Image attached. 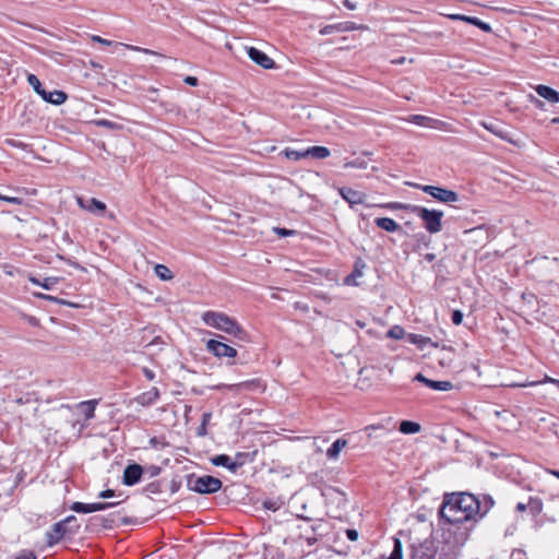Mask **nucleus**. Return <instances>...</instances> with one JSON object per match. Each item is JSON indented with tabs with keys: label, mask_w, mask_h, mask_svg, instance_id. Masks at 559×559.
<instances>
[{
	"label": "nucleus",
	"mask_w": 559,
	"mask_h": 559,
	"mask_svg": "<svg viewBox=\"0 0 559 559\" xmlns=\"http://www.w3.org/2000/svg\"><path fill=\"white\" fill-rule=\"evenodd\" d=\"M492 507L493 500L488 496L480 501L472 493H451L445 496L440 515L449 523H463L483 518Z\"/></svg>",
	"instance_id": "1"
},
{
	"label": "nucleus",
	"mask_w": 559,
	"mask_h": 559,
	"mask_svg": "<svg viewBox=\"0 0 559 559\" xmlns=\"http://www.w3.org/2000/svg\"><path fill=\"white\" fill-rule=\"evenodd\" d=\"M202 321L206 325L234 335L240 341H245L247 338V333L242 326L235 319L228 317L224 312L212 310L205 311L202 314Z\"/></svg>",
	"instance_id": "2"
},
{
	"label": "nucleus",
	"mask_w": 559,
	"mask_h": 559,
	"mask_svg": "<svg viewBox=\"0 0 559 559\" xmlns=\"http://www.w3.org/2000/svg\"><path fill=\"white\" fill-rule=\"evenodd\" d=\"M80 524L74 515H69L64 520L52 525L51 531L47 532V543L53 546L64 536H72L79 532Z\"/></svg>",
	"instance_id": "3"
},
{
	"label": "nucleus",
	"mask_w": 559,
	"mask_h": 559,
	"mask_svg": "<svg viewBox=\"0 0 559 559\" xmlns=\"http://www.w3.org/2000/svg\"><path fill=\"white\" fill-rule=\"evenodd\" d=\"M187 487L189 490L194 492L213 493L222 488V481L218 478L210 475H190L187 479Z\"/></svg>",
	"instance_id": "4"
},
{
	"label": "nucleus",
	"mask_w": 559,
	"mask_h": 559,
	"mask_svg": "<svg viewBox=\"0 0 559 559\" xmlns=\"http://www.w3.org/2000/svg\"><path fill=\"white\" fill-rule=\"evenodd\" d=\"M412 212L425 222V228L430 234H437L442 229L441 218L443 212L437 210H428L423 206H412Z\"/></svg>",
	"instance_id": "5"
},
{
	"label": "nucleus",
	"mask_w": 559,
	"mask_h": 559,
	"mask_svg": "<svg viewBox=\"0 0 559 559\" xmlns=\"http://www.w3.org/2000/svg\"><path fill=\"white\" fill-rule=\"evenodd\" d=\"M425 193L442 203H454L459 200L456 192L436 186H416Z\"/></svg>",
	"instance_id": "6"
},
{
	"label": "nucleus",
	"mask_w": 559,
	"mask_h": 559,
	"mask_svg": "<svg viewBox=\"0 0 559 559\" xmlns=\"http://www.w3.org/2000/svg\"><path fill=\"white\" fill-rule=\"evenodd\" d=\"M206 349L218 358H235L237 356V350L234 347L217 340L207 341Z\"/></svg>",
	"instance_id": "7"
},
{
	"label": "nucleus",
	"mask_w": 559,
	"mask_h": 559,
	"mask_svg": "<svg viewBox=\"0 0 559 559\" xmlns=\"http://www.w3.org/2000/svg\"><path fill=\"white\" fill-rule=\"evenodd\" d=\"M91 38H92L93 41L102 44V45L114 46L115 48L123 47V48H127V49L132 50V51H138V52H143V53H146V55H153V56L162 57V55H159L158 52H156L154 50H151V49H147V48H142V47H139V46L129 45V44L114 43V41L105 39V38H103V37H100L98 35H93Z\"/></svg>",
	"instance_id": "8"
},
{
	"label": "nucleus",
	"mask_w": 559,
	"mask_h": 559,
	"mask_svg": "<svg viewBox=\"0 0 559 559\" xmlns=\"http://www.w3.org/2000/svg\"><path fill=\"white\" fill-rule=\"evenodd\" d=\"M76 202L81 209L96 215H103L106 211V204L94 198L78 197Z\"/></svg>",
	"instance_id": "9"
},
{
	"label": "nucleus",
	"mask_w": 559,
	"mask_h": 559,
	"mask_svg": "<svg viewBox=\"0 0 559 559\" xmlns=\"http://www.w3.org/2000/svg\"><path fill=\"white\" fill-rule=\"evenodd\" d=\"M248 57L258 66L263 69H273L275 68V62L272 58H270L265 52L254 48L249 47L247 49Z\"/></svg>",
	"instance_id": "10"
},
{
	"label": "nucleus",
	"mask_w": 559,
	"mask_h": 559,
	"mask_svg": "<svg viewBox=\"0 0 559 559\" xmlns=\"http://www.w3.org/2000/svg\"><path fill=\"white\" fill-rule=\"evenodd\" d=\"M338 193L350 206L364 204L367 198L364 192L346 187L340 188Z\"/></svg>",
	"instance_id": "11"
},
{
	"label": "nucleus",
	"mask_w": 559,
	"mask_h": 559,
	"mask_svg": "<svg viewBox=\"0 0 559 559\" xmlns=\"http://www.w3.org/2000/svg\"><path fill=\"white\" fill-rule=\"evenodd\" d=\"M143 474V469L139 464H131L124 468L123 472V484L127 486H133L138 484Z\"/></svg>",
	"instance_id": "12"
},
{
	"label": "nucleus",
	"mask_w": 559,
	"mask_h": 559,
	"mask_svg": "<svg viewBox=\"0 0 559 559\" xmlns=\"http://www.w3.org/2000/svg\"><path fill=\"white\" fill-rule=\"evenodd\" d=\"M211 462L215 466H224L228 471L235 473L239 467L243 465V461H233L230 456L226 454H219L211 459Z\"/></svg>",
	"instance_id": "13"
},
{
	"label": "nucleus",
	"mask_w": 559,
	"mask_h": 559,
	"mask_svg": "<svg viewBox=\"0 0 559 559\" xmlns=\"http://www.w3.org/2000/svg\"><path fill=\"white\" fill-rule=\"evenodd\" d=\"M407 121L412 122L414 124H417L419 127L431 128V129H437L442 123L441 121H439L437 119H433V118H430L427 116H423V115H411L407 118Z\"/></svg>",
	"instance_id": "14"
},
{
	"label": "nucleus",
	"mask_w": 559,
	"mask_h": 559,
	"mask_svg": "<svg viewBox=\"0 0 559 559\" xmlns=\"http://www.w3.org/2000/svg\"><path fill=\"white\" fill-rule=\"evenodd\" d=\"M159 390L153 386L151 390L138 395L135 402L141 406H151L159 399Z\"/></svg>",
	"instance_id": "15"
},
{
	"label": "nucleus",
	"mask_w": 559,
	"mask_h": 559,
	"mask_svg": "<svg viewBox=\"0 0 559 559\" xmlns=\"http://www.w3.org/2000/svg\"><path fill=\"white\" fill-rule=\"evenodd\" d=\"M534 90L536 91L539 97L544 98L546 102L550 104H556L559 102V92L549 86L539 84L536 85Z\"/></svg>",
	"instance_id": "16"
},
{
	"label": "nucleus",
	"mask_w": 559,
	"mask_h": 559,
	"mask_svg": "<svg viewBox=\"0 0 559 559\" xmlns=\"http://www.w3.org/2000/svg\"><path fill=\"white\" fill-rule=\"evenodd\" d=\"M97 404V400H88L80 402L75 407L82 413V415L85 417V420H90L95 416V408Z\"/></svg>",
	"instance_id": "17"
},
{
	"label": "nucleus",
	"mask_w": 559,
	"mask_h": 559,
	"mask_svg": "<svg viewBox=\"0 0 559 559\" xmlns=\"http://www.w3.org/2000/svg\"><path fill=\"white\" fill-rule=\"evenodd\" d=\"M412 559H435V552L430 546L420 544L413 547Z\"/></svg>",
	"instance_id": "18"
},
{
	"label": "nucleus",
	"mask_w": 559,
	"mask_h": 559,
	"mask_svg": "<svg viewBox=\"0 0 559 559\" xmlns=\"http://www.w3.org/2000/svg\"><path fill=\"white\" fill-rule=\"evenodd\" d=\"M41 98L53 105H61L67 100V94L57 90L52 92L43 91Z\"/></svg>",
	"instance_id": "19"
},
{
	"label": "nucleus",
	"mask_w": 559,
	"mask_h": 559,
	"mask_svg": "<svg viewBox=\"0 0 559 559\" xmlns=\"http://www.w3.org/2000/svg\"><path fill=\"white\" fill-rule=\"evenodd\" d=\"M347 440L343 438L336 439L332 445L326 450V457L329 460H337L341 451L347 445Z\"/></svg>",
	"instance_id": "20"
},
{
	"label": "nucleus",
	"mask_w": 559,
	"mask_h": 559,
	"mask_svg": "<svg viewBox=\"0 0 559 559\" xmlns=\"http://www.w3.org/2000/svg\"><path fill=\"white\" fill-rule=\"evenodd\" d=\"M376 225L389 233H395L400 229V225L390 217H379L374 219Z\"/></svg>",
	"instance_id": "21"
},
{
	"label": "nucleus",
	"mask_w": 559,
	"mask_h": 559,
	"mask_svg": "<svg viewBox=\"0 0 559 559\" xmlns=\"http://www.w3.org/2000/svg\"><path fill=\"white\" fill-rule=\"evenodd\" d=\"M307 157L316 159H324L330 156L331 152L325 146H311L306 150Z\"/></svg>",
	"instance_id": "22"
},
{
	"label": "nucleus",
	"mask_w": 559,
	"mask_h": 559,
	"mask_svg": "<svg viewBox=\"0 0 559 559\" xmlns=\"http://www.w3.org/2000/svg\"><path fill=\"white\" fill-rule=\"evenodd\" d=\"M481 127L501 139H506V132L497 121H481Z\"/></svg>",
	"instance_id": "23"
},
{
	"label": "nucleus",
	"mask_w": 559,
	"mask_h": 559,
	"mask_svg": "<svg viewBox=\"0 0 559 559\" xmlns=\"http://www.w3.org/2000/svg\"><path fill=\"white\" fill-rule=\"evenodd\" d=\"M407 340L411 344L417 345L420 349H424L428 344H432L430 337L420 334H408Z\"/></svg>",
	"instance_id": "24"
},
{
	"label": "nucleus",
	"mask_w": 559,
	"mask_h": 559,
	"mask_svg": "<svg viewBox=\"0 0 559 559\" xmlns=\"http://www.w3.org/2000/svg\"><path fill=\"white\" fill-rule=\"evenodd\" d=\"M400 431L404 435H413L420 431V425L415 421L403 420L400 424Z\"/></svg>",
	"instance_id": "25"
},
{
	"label": "nucleus",
	"mask_w": 559,
	"mask_h": 559,
	"mask_svg": "<svg viewBox=\"0 0 559 559\" xmlns=\"http://www.w3.org/2000/svg\"><path fill=\"white\" fill-rule=\"evenodd\" d=\"M154 272L156 276L162 281H169L174 277L173 272L164 264H156Z\"/></svg>",
	"instance_id": "26"
},
{
	"label": "nucleus",
	"mask_w": 559,
	"mask_h": 559,
	"mask_svg": "<svg viewBox=\"0 0 559 559\" xmlns=\"http://www.w3.org/2000/svg\"><path fill=\"white\" fill-rule=\"evenodd\" d=\"M29 281L36 285L41 286L45 289H48V290L52 289L53 286H56L58 284L57 277H46V278H44L43 282L36 277H31Z\"/></svg>",
	"instance_id": "27"
},
{
	"label": "nucleus",
	"mask_w": 559,
	"mask_h": 559,
	"mask_svg": "<svg viewBox=\"0 0 559 559\" xmlns=\"http://www.w3.org/2000/svg\"><path fill=\"white\" fill-rule=\"evenodd\" d=\"M428 388L436 391H450L453 389V384L450 381H435L430 380Z\"/></svg>",
	"instance_id": "28"
},
{
	"label": "nucleus",
	"mask_w": 559,
	"mask_h": 559,
	"mask_svg": "<svg viewBox=\"0 0 559 559\" xmlns=\"http://www.w3.org/2000/svg\"><path fill=\"white\" fill-rule=\"evenodd\" d=\"M283 154L286 156V158H288L290 160H295V162L307 157L306 150L296 151V150L287 147L283 151Z\"/></svg>",
	"instance_id": "29"
},
{
	"label": "nucleus",
	"mask_w": 559,
	"mask_h": 559,
	"mask_svg": "<svg viewBox=\"0 0 559 559\" xmlns=\"http://www.w3.org/2000/svg\"><path fill=\"white\" fill-rule=\"evenodd\" d=\"M388 559H403V546L399 538H394L393 550Z\"/></svg>",
	"instance_id": "30"
},
{
	"label": "nucleus",
	"mask_w": 559,
	"mask_h": 559,
	"mask_svg": "<svg viewBox=\"0 0 559 559\" xmlns=\"http://www.w3.org/2000/svg\"><path fill=\"white\" fill-rule=\"evenodd\" d=\"M527 506H528V511L533 515L540 513V511L543 509V503L538 498H530L527 501Z\"/></svg>",
	"instance_id": "31"
},
{
	"label": "nucleus",
	"mask_w": 559,
	"mask_h": 559,
	"mask_svg": "<svg viewBox=\"0 0 559 559\" xmlns=\"http://www.w3.org/2000/svg\"><path fill=\"white\" fill-rule=\"evenodd\" d=\"M465 22L479 27L484 32L489 33L491 31V26L488 23L483 22L476 16H469V19H465Z\"/></svg>",
	"instance_id": "32"
},
{
	"label": "nucleus",
	"mask_w": 559,
	"mask_h": 559,
	"mask_svg": "<svg viewBox=\"0 0 559 559\" xmlns=\"http://www.w3.org/2000/svg\"><path fill=\"white\" fill-rule=\"evenodd\" d=\"M386 335L393 340H402L405 336V330L401 325H393Z\"/></svg>",
	"instance_id": "33"
},
{
	"label": "nucleus",
	"mask_w": 559,
	"mask_h": 559,
	"mask_svg": "<svg viewBox=\"0 0 559 559\" xmlns=\"http://www.w3.org/2000/svg\"><path fill=\"white\" fill-rule=\"evenodd\" d=\"M71 510L78 513H92V503L74 502L71 506Z\"/></svg>",
	"instance_id": "34"
},
{
	"label": "nucleus",
	"mask_w": 559,
	"mask_h": 559,
	"mask_svg": "<svg viewBox=\"0 0 559 559\" xmlns=\"http://www.w3.org/2000/svg\"><path fill=\"white\" fill-rule=\"evenodd\" d=\"M28 84L34 88V91L41 96L43 91L41 83L35 74H28L27 76Z\"/></svg>",
	"instance_id": "35"
},
{
	"label": "nucleus",
	"mask_w": 559,
	"mask_h": 559,
	"mask_svg": "<svg viewBox=\"0 0 559 559\" xmlns=\"http://www.w3.org/2000/svg\"><path fill=\"white\" fill-rule=\"evenodd\" d=\"M354 28H355L354 26H348V27L342 28L341 25H328L320 31V34L329 35V34H332L336 29L337 31H348V29H354Z\"/></svg>",
	"instance_id": "36"
},
{
	"label": "nucleus",
	"mask_w": 559,
	"mask_h": 559,
	"mask_svg": "<svg viewBox=\"0 0 559 559\" xmlns=\"http://www.w3.org/2000/svg\"><path fill=\"white\" fill-rule=\"evenodd\" d=\"M263 507L266 510L276 511L282 507V501L280 499H267L263 502Z\"/></svg>",
	"instance_id": "37"
},
{
	"label": "nucleus",
	"mask_w": 559,
	"mask_h": 559,
	"mask_svg": "<svg viewBox=\"0 0 559 559\" xmlns=\"http://www.w3.org/2000/svg\"><path fill=\"white\" fill-rule=\"evenodd\" d=\"M367 162L364 160V159H359V158H356L354 160H350V162H347L345 163V168H360V169H365L367 168Z\"/></svg>",
	"instance_id": "38"
},
{
	"label": "nucleus",
	"mask_w": 559,
	"mask_h": 559,
	"mask_svg": "<svg viewBox=\"0 0 559 559\" xmlns=\"http://www.w3.org/2000/svg\"><path fill=\"white\" fill-rule=\"evenodd\" d=\"M119 504V502H95L92 503L93 512L103 511L108 508H112L115 506Z\"/></svg>",
	"instance_id": "39"
},
{
	"label": "nucleus",
	"mask_w": 559,
	"mask_h": 559,
	"mask_svg": "<svg viewBox=\"0 0 559 559\" xmlns=\"http://www.w3.org/2000/svg\"><path fill=\"white\" fill-rule=\"evenodd\" d=\"M96 126L98 127H104V128H107V129H118L119 126L114 122V121H110V120H107V119H99V120H96Z\"/></svg>",
	"instance_id": "40"
},
{
	"label": "nucleus",
	"mask_w": 559,
	"mask_h": 559,
	"mask_svg": "<svg viewBox=\"0 0 559 559\" xmlns=\"http://www.w3.org/2000/svg\"><path fill=\"white\" fill-rule=\"evenodd\" d=\"M527 99L536 108H539V109H543V110L545 109V103L543 100H540L538 97H536L535 95L528 94L527 95Z\"/></svg>",
	"instance_id": "41"
},
{
	"label": "nucleus",
	"mask_w": 559,
	"mask_h": 559,
	"mask_svg": "<svg viewBox=\"0 0 559 559\" xmlns=\"http://www.w3.org/2000/svg\"><path fill=\"white\" fill-rule=\"evenodd\" d=\"M464 233L465 234H475V235H479V236H485L486 238L488 237V231H487V229L484 226H477L475 228L466 229Z\"/></svg>",
	"instance_id": "42"
},
{
	"label": "nucleus",
	"mask_w": 559,
	"mask_h": 559,
	"mask_svg": "<svg viewBox=\"0 0 559 559\" xmlns=\"http://www.w3.org/2000/svg\"><path fill=\"white\" fill-rule=\"evenodd\" d=\"M274 231H275V234H277L281 237L293 236L297 233L294 229H286V228H281V227H275Z\"/></svg>",
	"instance_id": "43"
},
{
	"label": "nucleus",
	"mask_w": 559,
	"mask_h": 559,
	"mask_svg": "<svg viewBox=\"0 0 559 559\" xmlns=\"http://www.w3.org/2000/svg\"><path fill=\"white\" fill-rule=\"evenodd\" d=\"M14 559H36V556L32 550H22Z\"/></svg>",
	"instance_id": "44"
},
{
	"label": "nucleus",
	"mask_w": 559,
	"mask_h": 559,
	"mask_svg": "<svg viewBox=\"0 0 559 559\" xmlns=\"http://www.w3.org/2000/svg\"><path fill=\"white\" fill-rule=\"evenodd\" d=\"M463 321V313L460 310H454L452 313V322L455 325H460Z\"/></svg>",
	"instance_id": "45"
},
{
	"label": "nucleus",
	"mask_w": 559,
	"mask_h": 559,
	"mask_svg": "<svg viewBox=\"0 0 559 559\" xmlns=\"http://www.w3.org/2000/svg\"><path fill=\"white\" fill-rule=\"evenodd\" d=\"M142 371H143L144 377H145L148 381H152V380H154V379H155V372H154L153 370H151L150 368L144 367V368L142 369Z\"/></svg>",
	"instance_id": "46"
},
{
	"label": "nucleus",
	"mask_w": 559,
	"mask_h": 559,
	"mask_svg": "<svg viewBox=\"0 0 559 559\" xmlns=\"http://www.w3.org/2000/svg\"><path fill=\"white\" fill-rule=\"evenodd\" d=\"M5 202L15 204V205H21V204H23V199L20 197L8 195V199H5Z\"/></svg>",
	"instance_id": "47"
},
{
	"label": "nucleus",
	"mask_w": 559,
	"mask_h": 559,
	"mask_svg": "<svg viewBox=\"0 0 559 559\" xmlns=\"http://www.w3.org/2000/svg\"><path fill=\"white\" fill-rule=\"evenodd\" d=\"M346 536L349 540L355 542L358 539V532L356 530H347Z\"/></svg>",
	"instance_id": "48"
},
{
	"label": "nucleus",
	"mask_w": 559,
	"mask_h": 559,
	"mask_svg": "<svg viewBox=\"0 0 559 559\" xmlns=\"http://www.w3.org/2000/svg\"><path fill=\"white\" fill-rule=\"evenodd\" d=\"M115 496V491L111 489L103 490L98 497L103 499L111 498Z\"/></svg>",
	"instance_id": "49"
},
{
	"label": "nucleus",
	"mask_w": 559,
	"mask_h": 559,
	"mask_svg": "<svg viewBox=\"0 0 559 559\" xmlns=\"http://www.w3.org/2000/svg\"><path fill=\"white\" fill-rule=\"evenodd\" d=\"M415 381H418V382H421L424 384H426L428 386V383L430 382V379L426 378L424 374L421 373H417L414 378Z\"/></svg>",
	"instance_id": "50"
},
{
	"label": "nucleus",
	"mask_w": 559,
	"mask_h": 559,
	"mask_svg": "<svg viewBox=\"0 0 559 559\" xmlns=\"http://www.w3.org/2000/svg\"><path fill=\"white\" fill-rule=\"evenodd\" d=\"M150 443L154 447V448H158V447H164L165 443L158 439L157 437H153L150 439Z\"/></svg>",
	"instance_id": "51"
},
{
	"label": "nucleus",
	"mask_w": 559,
	"mask_h": 559,
	"mask_svg": "<svg viewBox=\"0 0 559 559\" xmlns=\"http://www.w3.org/2000/svg\"><path fill=\"white\" fill-rule=\"evenodd\" d=\"M183 81H185V83H187L188 85H191V86L198 85V79L195 76H186Z\"/></svg>",
	"instance_id": "52"
},
{
	"label": "nucleus",
	"mask_w": 559,
	"mask_h": 559,
	"mask_svg": "<svg viewBox=\"0 0 559 559\" xmlns=\"http://www.w3.org/2000/svg\"><path fill=\"white\" fill-rule=\"evenodd\" d=\"M344 283L346 285H349V286L350 285H357L356 278H355V274H350V275L346 276L345 280H344Z\"/></svg>",
	"instance_id": "53"
},
{
	"label": "nucleus",
	"mask_w": 559,
	"mask_h": 559,
	"mask_svg": "<svg viewBox=\"0 0 559 559\" xmlns=\"http://www.w3.org/2000/svg\"><path fill=\"white\" fill-rule=\"evenodd\" d=\"M516 511L518 512H524L526 510H528V506H527V502L524 503V502H519L515 507Z\"/></svg>",
	"instance_id": "54"
},
{
	"label": "nucleus",
	"mask_w": 559,
	"mask_h": 559,
	"mask_svg": "<svg viewBox=\"0 0 559 559\" xmlns=\"http://www.w3.org/2000/svg\"><path fill=\"white\" fill-rule=\"evenodd\" d=\"M450 17L452 20H456V21H464L465 22V19H469V16L467 15H462V14H452L450 15Z\"/></svg>",
	"instance_id": "55"
},
{
	"label": "nucleus",
	"mask_w": 559,
	"mask_h": 559,
	"mask_svg": "<svg viewBox=\"0 0 559 559\" xmlns=\"http://www.w3.org/2000/svg\"><path fill=\"white\" fill-rule=\"evenodd\" d=\"M343 4L345 8H347L348 10H355L356 9V4L353 3L352 1L349 0H344L343 1Z\"/></svg>",
	"instance_id": "56"
},
{
	"label": "nucleus",
	"mask_w": 559,
	"mask_h": 559,
	"mask_svg": "<svg viewBox=\"0 0 559 559\" xmlns=\"http://www.w3.org/2000/svg\"><path fill=\"white\" fill-rule=\"evenodd\" d=\"M424 259L428 262H432L436 259V255L433 253H426Z\"/></svg>",
	"instance_id": "57"
},
{
	"label": "nucleus",
	"mask_w": 559,
	"mask_h": 559,
	"mask_svg": "<svg viewBox=\"0 0 559 559\" xmlns=\"http://www.w3.org/2000/svg\"><path fill=\"white\" fill-rule=\"evenodd\" d=\"M247 455L248 454H246V453H237L234 461H243L245 462V459L247 457Z\"/></svg>",
	"instance_id": "58"
},
{
	"label": "nucleus",
	"mask_w": 559,
	"mask_h": 559,
	"mask_svg": "<svg viewBox=\"0 0 559 559\" xmlns=\"http://www.w3.org/2000/svg\"><path fill=\"white\" fill-rule=\"evenodd\" d=\"M371 430H383V427H381V426H368V427H366V431H371Z\"/></svg>",
	"instance_id": "59"
},
{
	"label": "nucleus",
	"mask_w": 559,
	"mask_h": 559,
	"mask_svg": "<svg viewBox=\"0 0 559 559\" xmlns=\"http://www.w3.org/2000/svg\"><path fill=\"white\" fill-rule=\"evenodd\" d=\"M356 325H357L358 328H360V329H364V328L366 326V323H365V322H362V321H360V320H357V321H356Z\"/></svg>",
	"instance_id": "60"
},
{
	"label": "nucleus",
	"mask_w": 559,
	"mask_h": 559,
	"mask_svg": "<svg viewBox=\"0 0 559 559\" xmlns=\"http://www.w3.org/2000/svg\"><path fill=\"white\" fill-rule=\"evenodd\" d=\"M9 143H10L11 145H13V146H16V147H19V146H21V145H22V143H19V142H16L15 140H9Z\"/></svg>",
	"instance_id": "61"
},
{
	"label": "nucleus",
	"mask_w": 559,
	"mask_h": 559,
	"mask_svg": "<svg viewBox=\"0 0 559 559\" xmlns=\"http://www.w3.org/2000/svg\"><path fill=\"white\" fill-rule=\"evenodd\" d=\"M210 417H211V414H203V425H205V423H207Z\"/></svg>",
	"instance_id": "62"
},
{
	"label": "nucleus",
	"mask_w": 559,
	"mask_h": 559,
	"mask_svg": "<svg viewBox=\"0 0 559 559\" xmlns=\"http://www.w3.org/2000/svg\"><path fill=\"white\" fill-rule=\"evenodd\" d=\"M5 199H8V195L0 192V200L5 201Z\"/></svg>",
	"instance_id": "63"
},
{
	"label": "nucleus",
	"mask_w": 559,
	"mask_h": 559,
	"mask_svg": "<svg viewBox=\"0 0 559 559\" xmlns=\"http://www.w3.org/2000/svg\"><path fill=\"white\" fill-rule=\"evenodd\" d=\"M353 274H355V278H356L357 276H361V275H362V273H361L360 271H358V270H356Z\"/></svg>",
	"instance_id": "64"
}]
</instances>
